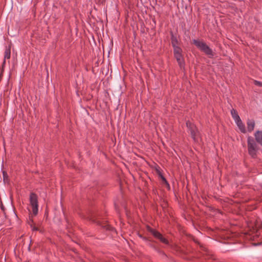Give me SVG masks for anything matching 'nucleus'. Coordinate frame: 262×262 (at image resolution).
I'll return each instance as SVG.
<instances>
[{"instance_id":"8","label":"nucleus","mask_w":262,"mask_h":262,"mask_svg":"<svg viewBox=\"0 0 262 262\" xmlns=\"http://www.w3.org/2000/svg\"><path fill=\"white\" fill-rule=\"evenodd\" d=\"M255 141L262 146V130H257L254 133Z\"/></svg>"},{"instance_id":"11","label":"nucleus","mask_w":262,"mask_h":262,"mask_svg":"<svg viewBox=\"0 0 262 262\" xmlns=\"http://www.w3.org/2000/svg\"><path fill=\"white\" fill-rule=\"evenodd\" d=\"M10 57V50L8 49L6 50L5 53V58L9 59Z\"/></svg>"},{"instance_id":"2","label":"nucleus","mask_w":262,"mask_h":262,"mask_svg":"<svg viewBox=\"0 0 262 262\" xmlns=\"http://www.w3.org/2000/svg\"><path fill=\"white\" fill-rule=\"evenodd\" d=\"M173 47L174 49V54L179 64L182 68L184 67V60L182 55V50L178 46H176V43L173 42Z\"/></svg>"},{"instance_id":"9","label":"nucleus","mask_w":262,"mask_h":262,"mask_svg":"<svg viewBox=\"0 0 262 262\" xmlns=\"http://www.w3.org/2000/svg\"><path fill=\"white\" fill-rule=\"evenodd\" d=\"M236 125H237L239 129L243 133H246V129L245 126V124L242 122L241 119L235 121Z\"/></svg>"},{"instance_id":"14","label":"nucleus","mask_w":262,"mask_h":262,"mask_svg":"<svg viewBox=\"0 0 262 262\" xmlns=\"http://www.w3.org/2000/svg\"><path fill=\"white\" fill-rule=\"evenodd\" d=\"M31 228L33 230H38V228L37 227L33 226H31Z\"/></svg>"},{"instance_id":"3","label":"nucleus","mask_w":262,"mask_h":262,"mask_svg":"<svg viewBox=\"0 0 262 262\" xmlns=\"http://www.w3.org/2000/svg\"><path fill=\"white\" fill-rule=\"evenodd\" d=\"M30 204L32 208L33 214L36 215L38 213V201L37 195L33 193L30 194Z\"/></svg>"},{"instance_id":"7","label":"nucleus","mask_w":262,"mask_h":262,"mask_svg":"<svg viewBox=\"0 0 262 262\" xmlns=\"http://www.w3.org/2000/svg\"><path fill=\"white\" fill-rule=\"evenodd\" d=\"M247 130L249 132H252L255 126V122L253 119H248L247 121Z\"/></svg>"},{"instance_id":"6","label":"nucleus","mask_w":262,"mask_h":262,"mask_svg":"<svg viewBox=\"0 0 262 262\" xmlns=\"http://www.w3.org/2000/svg\"><path fill=\"white\" fill-rule=\"evenodd\" d=\"M151 232L155 237L159 239L162 243L166 244H168V241L165 237H164L160 233L154 230H151Z\"/></svg>"},{"instance_id":"15","label":"nucleus","mask_w":262,"mask_h":262,"mask_svg":"<svg viewBox=\"0 0 262 262\" xmlns=\"http://www.w3.org/2000/svg\"><path fill=\"white\" fill-rule=\"evenodd\" d=\"M162 180L167 184V182H166V180L165 179V178L163 177H162Z\"/></svg>"},{"instance_id":"10","label":"nucleus","mask_w":262,"mask_h":262,"mask_svg":"<svg viewBox=\"0 0 262 262\" xmlns=\"http://www.w3.org/2000/svg\"><path fill=\"white\" fill-rule=\"evenodd\" d=\"M231 114L232 117L234 119L235 122L236 121L239 120V119H241L239 116H238L237 112L235 110L232 109L231 111Z\"/></svg>"},{"instance_id":"4","label":"nucleus","mask_w":262,"mask_h":262,"mask_svg":"<svg viewBox=\"0 0 262 262\" xmlns=\"http://www.w3.org/2000/svg\"><path fill=\"white\" fill-rule=\"evenodd\" d=\"M248 148L249 154L252 157L255 156L257 150V146L251 137L248 138Z\"/></svg>"},{"instance_id":"13","label":"nucleus","mask_w":262,"mask_h":262,"mask_svg":"<svg viewBox=\"0 0 262 262\" xmlns=\"http://www.w3.org/2000/svg\"><path fill=\"white\" fill-rule=\"evenodd\" d=\"M254 83L256 85L262 86V82H261L255 80Z\"/></svg>"},{"instance_id":"12","label":"nucleus","mask_w":262,"mask_h":262,"mask_svg":"<svg viewBox=\"0 0 262 262\" xmlns=\"http://www.w3.org/2000/svg\"><path fill=\"white\" fill-rule=\"evenodd\" d=\"M173 42H174L176 46H178V41L176 38H174L173 36H172V45H173Z\"/></svg>"},{"instance_id":"5","label":"nucleus","mask_w":262,"mask_h":262,"mask_svg":"<svg viewBox=\"0 0 262 262\" xmlns=\"http://www.w3.org/2000/svg\"><path fill=\"white\" fill-rule=\"evenodd\" d=\"M186 125L190 131L192 138L195 141L198 142V133L195 126L190 122H187Z\"/></svg>"},{"instance_id":"1","label":"nucleus","mask_w":262,"mask_h":262,"mask_svg":"<svg viewBox=\"0 0 262 262\" xmlns=\"http://www.w3.org/2000/svg\"><path fill=\"white\" fill-rule=\"evenodd\" d=\"M193 43L207 55L210 57L213 56V51L204 42L199 40H193Z\"/></svg>"}]
</instances>
